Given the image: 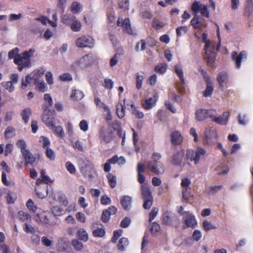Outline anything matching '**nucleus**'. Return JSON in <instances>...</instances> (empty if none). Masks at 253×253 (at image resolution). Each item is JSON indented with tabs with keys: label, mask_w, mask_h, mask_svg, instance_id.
<instances>
[{
	"label": "nucleus",
	"mask_w": 253,
	"mask_h": 253,
	"mask_svg": "<svg viewBox=\"0 0 253 253\" xmlns=\"http://www.w3.org/2000/svg\"><path fill=\"white\" fill-rule=\"evenodd\" d=\"M19 49L17 47L14 48L8 52V56L9 59L14 58V62L18 66V70L22 71L24 67L31 66L30 58L33 57L36 50L30 48L29 50L25 51L20 54H18Z\"/></svg>",
	"instance_id": "obj_1"
},
{
	"label": "nucleus",
	"mask_w": 253,
	"mask_h": 253,
	"mask_svg": "<svg viewBox=\"0 0 253 253\" xmlns=\"http://www.w3.org/2000/svg\"><path fill=\"white\" fill-rule=\"evenodd\" d=\"M161 155L158 153H154L151 160L148 162L147 168L153 173L161 175L164 173L165 169L164 164L160 161Z\"/></svg>",
	"instance_id": "obj_2"
},
{
	"label": "nucleus",
	"mask_w": 253,
	"mask_h": 253,
	"mask_svg": "<svg viewBox=\"0 0 253 253\" xmlns=\"http://www.w3.org/2000/svg\"><path fill=\"white\" fill-rule=\"evenodd\" d=\"M206 154V150L201 147L197 148L195 151L192 149H187L186 153L187 164L190 165V162L193 161L195 165H197L199 164L200 159L203 158Z\"/></svg>",
	"instance_id": "obj_3"
},
{
	"label": "nucleus",
	"mask_w": 253,
	"mask_h": 253,
	"mask_svg": "<svg viewBox=\"0 0 253 253\" xmlns=\"http://www.w3.org/2000/svg\"><path fill=\"white\" fill-rule=\"evenodd\" d=\"M94 61V56L92 54H87L75 61L72 65V68L75 70L84 69L90 66Z\"/></svg>",
	"instance_id": "obj_4"
},
{
	"label": "nucleus",
	"mask_w": 253,
	"mask_h": 253,
	"mask_svg": "<svg viewBox=\"0 0 253 253\" xmlns=\"http://www.w3.org/2000/svg\"><path fill=\"white\" fill-rule=\"evenodd\" d=\"M205 57L208 60L209 65L211 66L214 62L215 57L214 53L215 43L210 41H205Z\"/></svg>",
	"instance_id": "obj_5"
},
{
	"label": "nucleus",
	"mask_w": 253,
	"mask_h": 253,
	"mask_svg": "<svg viewBox=\"0 0 253 253\" xmlns=\"http://www.w3.org/2000/svg\"><path fill=\"white\" fill-rule=\"evenodd\" d=\"M76 45L80 48H92L94 45V41L91 37L84 36L76 40Z\"/></svg>",
	"instance_id": "obj_6"
},
{
	"label": "nucleus",
	"mask_w": 253,
	"mask_h": 253,
	"mask_svg": "<svg viewBox=\"0 0 253 253\" xmlns=\"http://www.w3.org/2000/svg\"><path fill=\"white\" fill-rule=\"evenodd\" d=\"M215 111L212 109L207 110L204 109H198L195 112V118L198 121H203L208 118H212Z\"/></svg>",
	"instance_id": "obj_7"
},
{
	"label": "nucleus",
	"mask_w": 253,
	"mask_h": 253,
	"mask_svg": "<svg viewBox=\"0 0 253 253\" xmlns=\"http://www.w3.org/2000/svg\"><path fill=\"white\" fill-rule=\"evenodd\" d=\"M42 120L46 126L49 128L53 127L54 125L56 124L57 121L51 113L46 110L43 113Z\"/></svg>",
	"instance_id": "obj_8"
},
{
	"label": "nucleus",
	"mask_w": 253,
	"mask_h": 253,
	"mask_svg": "<svg viewBox=\"0 0 253 253\" xmlns=\"http://www.w3.org/2000/svg\"><path fill=\"white\" fill-rule=\"evenodd\" d=\"M113 133L111 129L103 127L100 131L99 138L101 141L108 143L110 142L113 139Z\"/></svg>",
	"instance_id": "obj_9"
},
{
	"label": "nucleus",
	"mask_w": 253,
	"mask_h": 253,
	"mask_svg": "<svg viewBox=\"0 0 253 253\" xmlns=\"http://www.w3.org/2000/svg\"><path fill=\"white\" fill-rule=\"evenodd\" d=\"M91 228L93 230L92 234L95 237H103L105 234V230L103 226L97 222L93 223Z\"/></svg>",
	"instance_id": "obj_10"
},
{
	"label": "nucleus",
	"mask_w": 253,
	"mask_h": 253,
	"mask_svg": "<svg viewBox=\"0 0 253 253\" xmlns=\"http://www.w3.org/2000/svg\"><path fill=\"white\" fill-rule=\"evenodd\" d=\"M185 213L183 219L186 227L195 228L197 222L195 216L189 211H186Z\"/></svg>",
	"instance_id": "obj_11"
},
{
	"label": "nucleus",
	"mask_w": 253,
	"mask_h": 253,
	"mask_svg": "<svg viewBox=\"0 0 253 253\" xmlns=\"http://www.w3.org/2000/svg\"><path fill=\"white\" fill-rule=\"evenodd\" d=\"M117 26L122 27L123 30L129 34H133V31L131 28L130 20L128 18L123 19L119 18L117 20Z\"/></svg>",
	"instance_id": "obj_12"
},
{
	"label": "nucleus",
	"mask_w": 253,
	"mask_h": 253,
	"mask_svg": "<svg viewBox=\"0 0 253 253\" xmlns=\"http://www.w3.org/2000/svg\"><path fill=\"white\" fill-rule=\"evenodd\" d=\"M232 59L235 62L236 68H239L241 67V63L242 60L246 58L245 51H242L238 54L237 51H233L231 54Z\"/></svg>",
	"instance_id": "obj_13"
},
{
	"label": "nucleus",
	"mask_w": 253,
	"mask_h": 253,
	"mask_svg": "<svg viewBox=\"0 0 253 253\" xmlns=\"http://www.w3.org/2000/svg\"><path fill=\"white\" fill-rule=\"evenodd\" d=\"M184 156V151L181 150L175 154H173L170 158L171 163L176 166H180L182 161L183 158Z\"/></svg>",
	"instance_id": "obj_14"
},
{
	"label": "nucleus",
	"mask_w": 253,
	"mask_h": 253,
	"mask_svg": "<svg viewBox=\"0 0 253 253\" xmlns=\"http://www.w3.org/2000/svg\"><path fill=\"white\" fill-rule=\"evenodd\" d=\"M177 219V216L172 212H165L162 216V222L167 225H172L173 222Z\"/></svg>",
	"instance_id": "obj_15"
},
{
	"label": "nucleus",
	"mask_w": 253,
	"mask_h": 253,
	"mask_svg": "<svg viewBox=\"0 0 253 253\" xmlns=\"http://www.w3.org/2000/svg\"><path fill=\"white\" fill-rule=\"evenodd\" d=\"M158 99V95L155 93L153 97H150L145 100L142 103L143 107L146 110H149L154 107Z\"/></svg>",
	"instance_id": "obj_16"
},
{
	"label": "nucleus",
	"mask_w": 253,
	"mask_h": 253,
	"mask_svg": "<svg viewBox=\"0 0 253 253\" xmlns=\"http://www.w3.org/2000/svg\"><path fill=\"white\" fill-rule=\"evenodd\" d=\"M170 136L171 143L174 145H180L183 141V137L178 131L171 132Z\"/></svg>",
	"instance_id": "obj_17"
},
{
	"label": "nucleus",
	"mask_w": 253,
	"mask_h": 253,
	"mask_svg": "<svg viewBox=\"0 0 253 253\" xmlns=\"http://www.w3.org/2000/svg\"><path fill=\"white\" fill-rule=\"evenodd\" d=\"M216 113L214 114V117L212 118H211L213 121L215 122L216 123L224 125H226L228 121V116L229 115V113L227 112H224L223 114L219 117H215Z\"/></svg>",
	"instance_id": "obj_18"
},
{
	"label": "nucleus",
	"mask_w": 253,
	"mask_h": 253,
	"mask_svg": "<svg viewBox=\"0 0 253 253\" xmlns=\"http://www.w3.org/2000/svg\"><path fill=\"white\" fill-rule=\"evenodd\" d=\"M141 193L143 199L153 198L149 186L146 184H143L141 185Z\"/></svg>",
	"instance_id": "obj_19"
},
{
	"label": "nucleus",
	"mask_w": 253,
	"mask_h": 253,
	"mask_svg": "<svg viewBox=\"0 0 253 253\" xmlns=\"http://www.w3.org/2000/svg\"><path fill=\"white\" fill-rule=\"evenodd\" d=\"M219 87L221 89H224L228 81V76L226 73L221 72L219 73L217 77Z\"/></svg>",
	"instance_id": "obj_20"
},
{
	"label": "nucleus",
	"mask_w": 253,
	"mask_h": 253,
	"mask_svg": "<svg viewBox=\"0 0 253 253\" xmlns=\"http://www.w3.org/2000/svg\"><path fill=\"white\" fill-rule=\"evenodd\" d=\"M23 155V158L25 161V164L32 165L35 162V158L33 154L28 150H27L21 153Z\"/></svg>",
	"instance_id": "obj_21"
},
{
	"label": "nucleus",
	"mask_w": 253,
	"mask_h": 253,
	"mask_svg": "<svg viewBox=\"0 0 253 253\" xmlns=\"http://www.w3.org/2000/svg\"><path fill=\"white\" fill-rule=\"evenodd\" d=\"M205 137L207 141H211L212 139H216L217 134L216 130L212 128L209 127L205 131Z\"/></svg>",
	"instance_id": "obj_22"
},
{
	"label": "nucleus",
	"mask_w": 253,
	"mask_h": 253,
	"mask_svg": "<svg viewBox=\"0 0 253 253\" xmlns=\"http://www.w3.org/2000/svg\"><path fill=\"white\" fill-rule=\"evenodd\" d=\"M131 203V198L128 196H124L121 200V203L123 208L126 210H128L130 209Z\"/></svg>",
	"instance_id": "obj_23"
},
{
	"label": "nucleus",
	"mask_w": 253,
	"mask_h": 253,
	"mask_svg": "<svg viewBox=\"0 0 253 253\" xmlns=\"http://www.w3.org/2000/svg\"><path fill=\"white\" fill-rule=\"evenodd\" d=\"M203 20L198 15H194V17L191 20V24L194 28L200 29L203 26Z\"/></svg>",
	"instance_id": "obj_24"
},
{
	"label": "nucleus",
	"mask_w": 253,
	"mask_h": 253,
	"mask_svg": "<svg viewBox=\"0 0 253 253\" xmlns=\"http://www.w3.org/2000/svg\"><path fill=\"white\" fill-rule=\"evenodd\" d=\"M182 201L187 203H190L191 202L192 198L193 197L191 194V189H186L182 190Z\"/></svg>",
	"instance_id": "obj_25"
},
{
	"label": "nucleus",
	"mask_w": 253,
	"mask_h": 253,
	"mask_svg": "<svg viewBox=\"0 0 253 253\" xmlns=\"http://www.w3.org/2000/svg\"><path fill=\"white\" fill-rule=\"evenodd\" d=\"M77 237L81 241L86 242L88 240V235L84 228H81L77 232Z\"/></svg>",
	"instance_id": "obj_26"
},
{
	"label": "nucleus",
	"mask_w": 253,
	"mask_h": 253,
	"mask_svg": "<svg viewBox=\"0 0 253 253\" xmlns=\"http://www.w3.org/2000/svg\"><path fill=\"white\" fill-rule=\"evenodd\" d=\"M84 93L83 91L79 90L74 89L72 91L70 97L73 100L78 101L82 99L84 97Z\"/></svg>",
	"instance_id": "obj_27"
},
{
	"label": "nucleus",
	"mask_w": 253,
	"mask_h": 253,
	"mask_svg": "<svg viewBox=\"0 0 253 253\" xmlns=\"http://www.w3.org/2000/svg\"><path fill=\"white\" fill-rule=\"evenodd\" d=\"M76 17L71 14H66L61 17V20L64 24L69 25L75 19Z\"/></svg>",
	"instance_id": "obj_28"
},
{
	"label": "nucleus",
	"mask_w": 253,
	"mask_h": 253,
	"mask_svg": "<svg viewBox=\"0 0 253 253\" xmlns=\"http://www.w3.org/2000/svg\"><path fill=\"white\" fill-rule=\"evenodd\" d=\"M81 171L85 176L89 178H93L94 177V174H95V172L94 168H83Z\"/></svg>",
	"instance_id": "obj_29"
},
{
	"label": "nucleus",
	"mask_w": 253,
	"mask_h": 253,
	"mask_svg": "<svg viewBox=\"0 0 253 253\" xmlns=\"http://www.w3.org/2000/svg\"><path fill=\"white\" fill-rule=\"evenodd\" d=\"M83 8L82 5L79 2H73L70 6V11L74 13H79Z\"/></svg>",
	"instance_id": "obj_30"
},
{
	"label": "nucleus",
	"mask_w": 253,
	"mask_h": 253,
	"mask_svg": "<svg viewBox=\"0 0 253 253\" xmlns=\"http://www.w3.org/2000/svg\"><path fill=\"white\" fill-rule=\"evenodd\" d=\"M50 129H51L58 137L62 138L64 137L65 133L63 128L61 126H56L55 125H54L53 127H50Z\"/></svg>",
	"instance_id": "obj_31"
},
{
	"label": "nucleus",
	"mask_w": 253,
	"mask_h": 253,
	"mask_svg": "<svg viewBox=\"0 0 253 253\" xmlns=\"http://www.w3.org/2000/svg\"><path fill=\"white\" fill-rule=\"evenodd\" d=\"M128 240L126 238H122L120 239L119 243L117 245L118 249L121 251L125 250L126 248L128 245Z\"/></svg>",
	"instance_id": "obj_32"
},
{
	"label": "nucleus",
	"mask_w": 253,
	"mask_h": 253,
	"mask_svg": "<svg viewBox=\"0 0 253 253\" xmlns=\"http://www.w3.org/2000/svg\"><path fill=\"white\" fill-rule=\"evenodd\" d=\"M44 72L45 69L43 68H41L39 70L34 72L32 78L34 81L35 84L37 83V81H39V79L43 76Z\"/></svg>",
	"instance_id": "obj_33"
},
{
	"label": "nucleus",
	"mask_w": 253,
	"mask_h": 253,
	"mask_svg": "<svg viewBox=\"0 0 253 253\" xmlns=\"http://www.w3.org/2000/svg\"><path fill=\"white\" fill-rule=\"evenodd\" d=\"M174 70L177 75L179 77L181 84H184L185 83V82L182 68L180 65H176L174 66Z\"/></svg>",
	"instance_id": "obj_34"
},
{
	"label": "nucleus",
	"mask_w": 253,
	"mask_h": 253,
	"mask_svg": "<svg viewBox=\"0 0 253 253\" xmlns=\"http://www.w3.org/2000/svg\"><path fill=\"white\" fill-rule=\"evenodd\" d=\"M31 109L28 108L24 109L22 111L21 115L22 116V120L25 124L28 123L29 120V117L31 115Z\"/></svg>",
	"instance_id": "obj_35"
},
{
	"label": "nucleus",
	"mask_w": 253,
	"mask_h": 253,
	"mask_svg": "<svg viewBox=\"0 0 253 253\" xmlns=\"http://www.w3.org/2000/svg\"><path fill=\"white\" fill-rule=\"evenodd\" d=\"M203 5L200 1H195L193 2L191 8L194 15H198Z\"/></svg>",
	"instance_id": "obj_36"
},
{
	"label": "nucleus",
	"mask_w": 253,
	"mask_h": 253,
	"mask_svg": "<svg viewBox=\"0 0 253 253\" xmlns=\"http://www.w3.org/2000/svg\"><path fill=\"white\" fill-rule=\"evenodd\" d=\"M4 134L6 138H10L15 135V129L12 126H8L6 128Z\"/></svg>",
	"instance_id": "obj_37"
},
{
	"label": "nucleus",
	"mask_w": 253,
	"mask_h": 253,
	"mask_svg": "<svg viewBox=\"0 0 253 253\" xmlns=\"http://www.w3.org/2000/svg\"><path fill=\"white\" fill-rule=\"evenodd\" d=\"M69 25H70L71 30L74 32L79 31L82 27L81 22L77 20L76 18Z\"/></svg>",
	"instance_id": "obj_38"
},
{
	"label": "nucleus",
	"mask_w": 253,
	"mask_h": 253,
	"mask_svg": "<svg viewBox=\"0 0 253 253\" xmlns=\"http://www.w3.org/2000/svg\"><path fill=\"white\" fill-rule=\"evenodd\" d=\"M117 114L119 118L122 119L125 116V108L121 102H118L116 105Z\"/></svg>",
	"instance_id": "obj_39"
},
{
	"label": "nucleus",
	"mask_w": 253,
	"mask_h": 253,
	"mask_svg": "<svg viewBox=\"0 0 253 253\" xmlns=\"http://www.w3.org/2000/svg\"><path fill=\"white\" fill-rule=\"evenodd\" d=\"M253 11V0H246V4L245 7V13L248 16L250 15Z\"/></svg>",
	"instance_id": "obj_40"
},
{
	"label": "nucleus",
	"mask_w": 253,
	"mask_h": 253,
	"mask_svg": "<svg viewBox=\"0 0 253 253\" xmlns=\"http://www.w3.org/2000/svg\"><path fill=\"white\" fill-rule=\"evenodd\" d=\"M18 214L20 219L23 222H28L31 220V216L28 213L23 211H20Z\"/></svg>",
	"instance_id": "obj_41"
},
{
	"label": "nucleus",
	"mask_w": 253,
	"mask_h": 253,
	"mask_svg": "<svg viewBox=\"0 0 253 253\" xmlns=\"http://www.w3.org/2000/svg\"><path fill=\"white\" fill-rule=\"evenodd\" d=\"M125 52L123 50H121V51L118 53H116L113 57L111 59L110 61V66L111 67L115 66L118 62V59L119 56L123 55Z\"/></svg>",
	"instance_id": "obj_42"
},
{
	"label": "nucleus",
	"mask_w": 253,
	"mask_h": 253,
	"mask_svg": "<svg viewBox=\"0 0 253 253\" xmlns=\"http://www.w3.org/2000/svg\"><path fill=\"white\" fill-rule=\"evenodd\" d=\"M95 102L99 108H103L104 111L108 112L110 114V110L109 107L103 103L98 97L95 98Z\"/></svg>",
	"instance_id": "obj_43"
},
{
	"label": "nucleus",
	"mask_w": 253,
	"mask_h": 253,
	"mask_svg": "<svg viewBox=\"0 0 253 253\" xmlns=\"http://www.w3.org/2000/svg\"><path fill=\"white\" fill-rule=\"evenodd\" d=\"M70 143L72 147L75 149H77L80 151H83L84 150L82 142L80 140L74 141L73 140H70Z\"/></svg>",
	"instance_id": "obj_44"
},
{
	"label": "nucleus",
	"mask_w": 253,
	"mask_h": 253,
	"mask_svg": "<svg viewBox=\"0 0 253 253\" xmlns=\"http://www.w3.org/2000/svg\"><path fill=\"white\" fill-rule=\"evenodd\" d=\"M71 244L75 250L80 251L84 248L83 244L77 239H73L71 242Z\"/></svg>",
	"instance_id": "obj_45"
},
{
	"label": "nucleus",
	"mask_w": 253,
	"mask_h": 253,
	"mask_svg": "<svg viewBox=\"0 0 253 253\" xmlns=\"http://www.w3.org/2000/svg\"><path fill=\"white\" fill-rule=\"evenodd\" d=\"M167 70V65L165 63L161 64L155 67V70L156 72L161 74H164Z\"/></svg>",
	"instance_id": "obj_46"
},
{
	"label": "nucleus",
	"mask_w": 253,
	"mask_h": 253,
	"mask_svg": "<svg viewBox=\"0 0 253 253\" xmlns=\"http://www.w3.org/2000/svg\"><path fill=\"white\" fill-rule=\"evenodd\" d=\"M191 184V180L188 178H183L181 180V186L182 189H190V185Z\"/></svg>",
	"instance_id": "obj_47"
},
{
	"label": "nucleus",
	"mask_w": 253,
	"mask_h": 253,
	"mask_svg": "<svg viewBox=\"0 0 253 253\" xmlns=\"http://www.w3.org/2000/svg\"><path fill=\"white\" fill-rule=\"evenodd\" d=\"M203 226L206 231H209L210 230L216 229L214 226L211 222L207 220H205L203 222Z\"/></svg>",
	"instance_id": "obj_48"
},
{
	"label": "nucleus",
	"mask_w": 253,
	"mask_h": 253,
	"mask_svg": "<svg viewBox=\"0 0 253 253\" xmlns=\"http://www.w3.org/2000/svg\"><path fill=\"white\" fill-rule=\"evenodd\" d=\"M107 178L110 186L111 188H114L116 185V178L112 174L109 173L107 175Z\"/></svg>",
	"instance_id": "obj_49"
},
{
	"label": "nucleus",
	"mask_w": 253,
	"mask_h": 253,
	"mask_svg": "<svg viewBox=\"0 0 253 253\" xmlns=\"http://www.w3.org/2000/svg\"><path fill=\"white\" fill-rule=\"evenodd\" d=\"M35 191L37 195L41 199L44 198L47 194V189L42 190L40 188H35Z\"/></svg>",
	"instance_id": "obj_50"
},
{
	"label": "nucleus",
	"mask_w": 253,
	"mask_h": 253,
	"mask_svg": "<svg viewBox=\"0 0 253 253\" xmlns=\"http://www.w3.org/2000/svg\"><path fill=\"white\" fill-rule=\"evenodd\" d=\"M165 25V23L154 18L152 21V26L154 28L159 30L162 28Z\"/></svg>",
	"instance_id": "obj_51"
},
{
	"label": "nucleus",
	"mask_w": 253,
	"mask_h": 253,
	"mask_svg": "<svg viewBox=\"0 0 253 253\" xmlns=\"http://www.w3.org/2000/svg\"><path fill=\"white\" fill-rule=\"evenodd\" d=\"M132 108V113L139 119L143 118L144 114L142 112L139 111L136 107H135L134 104L131 105Z\"/></svg>",
	"instance_id": "obj_52"
},
{
	"label": "nucleus",
	"mask_w": 253,
	"mask_h": 253,
	"mask_svg": "<svg viewBox=\"0 0 253 253\" xmlns=\"http://www.w3.org/2000/svg\"><path fill=\"white\" fill-rule=\"evenodd\" d=\"M119 5L121 8L127 10L129 9V0H120Z\"/></svg>",
	"instance_id": "obj_53"
},
{
	"label": "nucleus",
	"mask_w": 253,
	"mask_h": 253,
	"mask_svg": "<svg viewBox=\"0 0 253 253\" xmlns=\"http://www.w3.org/2000/svg\"><path fill=\"white\" fill-rule=\"evenodd\" d=\"M13 84L10 82H2L1 83V85L9 92H12L14 89V87Z\"/></svg>",
	"instance_id": "obj_54"
},
{
	"label": "nucleus",
	"mask_w": 253,
	"mask_h": 253,
	"mask_svg": "<svg viewBox=\"0 0 253 253\" xmlns=\"http://www.w3.org/2000/svg\"><path fill=\"white\" fill-rule=\"evenodd\" d=\"M221 188L222 186L221 185L211 186L208 189V193L210 195H214L218 191L221 190Z\"/></svg>",
	"instance_id": "obj_55"
},
{
	"label": "nucleus",
	"mask_w": 253,
	"mask_h": 253,
	"mask_svg": "<svg viewBox=\"0 0 253 253\" xmlns=\"http://www.w3.org/2000/svg\"><path fill=\"white\" fill-rule=\"evenodd\" d=\"M143 79V76L140 75L139 73L136 74V87L137 89H139L141 87Z\"/></svg>",
	"instance_id": "obj_56"
},
{
	"label": "nucleus",
	"mask_w": 253,
	"mask_h": 253,
	"mask_svg": "<svg viewBox=\"0 0 253 253\" xmlns=\"http://www.w3.org/2000/svg\"><path fill=\"white\" fill-rule=\"evenodd\" d=\"M39 141L40 143H41L42 147L44 148H46L48 147L50 143L49 139L47 137L43 136H42L40 138Z\"/></svg>",
	"instance_id": "obj_57"
},
{
	"label": "nucleus",
	"mask_w": 253,
	"mask_h": 253,
	"mask_svg": "<svg viewBox=\"0 0 253 253\" xmlns=\"http://www.w3.org/2000/svg\"><path fill=\"white\" fill-rule=\"evenodd\" d=\"M187 31V27L186 26H181L177 27L176 32L177 36L180 37L186 34Z\"/></svg>",
	"instance_id": "obj_58"
},
{
	"label": "nucleus",
	"mask_w": 253,
	"mask_h": 253,
	"mask_svg": "<svg viewBox=\"0 0 253 253\" xmlns=\"http://www.w3.org/2000/svg\"><path fill=\"white\" fill-rule=\"evenodd\" d=\"M26 206L28 209L33 212H36L37 211V208L34 205V203L31 199H29L28 200L26 203Z\"/></svg>",
	"instance_id": "obj_59"
},
{
	"label": "nucleus",
	"mask_w": 253,
	"mask_h": 253,
	"mask_svg": "<svg viewBox=\"0 0 253 253\" xmlns=\"http://www.w3.org/2000/svg\"><path fill=\"white\" fill-rule=\"evenodd\" d=\"M123 233V230L119 229L114 232L113 237L111 239L112 242L115 243L117 240L121 237Z\"/></svg>",
	"instance_id": "obj_60"
},
{
	"label": "nucleus",
	"mask_w": 253,
	"mask_h": 253,
	"mask_svg": "<svg viewBox=\"0 0 253 253\" xmlns=\"http://www.w3.org/2000/svg\"><path fill=\"white\" fill-rule=\"evenodd\" d=\"M202 234L201 231L195 230L192 234V239L196 242L199 241L202 238Z\"/></svg>",
	"instance_id": "obj_61"
},
{
	"label": "nucleus",
	"mask_w": 253,
	"mask_h": 253,
	"mask_svg": "<svg viewBox=\"0 0 253 253\" xmlns=\"http://www.w3.org/2000/svg\"><path fill=\"white\" fill-rule=\"evenodd\" d=\"M66 168L68 171L71 174H74L76 171V168L75 166L70 162H66Z\"/></svg>",
	"instance_id": "obj_62"
},
{
	"label": "nucleus",
	"mask_w": 253,
	"mask_h": 253,
	"mask_svg": "<svg viewBox=\"0 0 253 253\" xmlns=\"http://www.w3.org/2000/svg\"><path fill=\"white\" fill-rule=\"evenodd\" d=\"M213 91V87L211 84H208L204 92L205 97L210 96Z\"/></svg>",
	"instance_id": "obj_63"
},
{
	"label": "nucleus",
	"mask_w": 253,
	"mask_h": 253,
	"mask_svg": "<svg viewBox=\"0 0 253 253\" xmlns=\"http://www.w3.org/2000/svg\"><path fill=\"white\" fill-rule=\"evenodd\" d=\"M45 154L46 157L50 160H53L55 159V154L54 151L50 148L47 147L46 148Z\"/></svg>",
	"instance_id": "obj_64"
}]
</instances>
